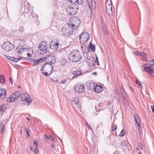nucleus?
<instances>
[{"label":"nucleus","instance_id":"nucleus-56","mask_svg":"<svg viewBox=\"0 0 154 154\" xmlns=\"http://www.w3.org/2000/svg\"><path fill=\"white\" fill-rule=\"evenodd\" d=\"M27 120L29 121L30 120V119L29 118L27 117Z\"/></svg>","mask_w":154,"mask_h":154},{"label":"nucleus","instance_id":"nucleus-3","mask_svg":"<svg viewBox=\"0 0 154 154\" xmlns=\"http://www.w3.org/2000/svg\"><path fill=\"white\" fill-rule=\"evenodd\" d=\"M73 29L69 23L66 24L63 27L62 32L64 36H69L72 34Z\"/></svg>","mask_w":154,"mask_h":154},{"label":"nucleus","instance_id":"nucleus-49","mask_svg":"<svg viewBox=\"0 0 154 154\" xmlns=\"http://www.w3.org/2000/svg\"><path fill=\"white\" fill-rule=\"evenodd\" d=\"M9 58H8V59L9 60H10L11 61H13V60L14 59V57H9Z\"/></svg>","mask_w":154,"mask_h":154},{"label":"nucleus","instance_id":"nucleus-7","mask_svg":"<svg viewBox=\"0 0 154 154\" xmlns=\"http://www.w3.org/2000/svg\"><path fill=\"white\" fill-rule=\"evenodd\" d=\"M70 21L71 22L69 23L73 29H76L80 24V21L78 18L74 17L71 19Z\"/></svg>","mask_w":154,"mask_h":154},{"label":"nucleus","instance_id":"nucleus-15","mask_svg":"<svg viewBox=\"0 0 154 154\" xmlns=\"http://www.w3.org/2000/svg\"><path fill=\"white\" fill-rule=\"evenodd\" d=\"M134 54L136 55H140L142 59L144 60L147 61L149 60V58L147 57V55L145 53L143 52L140 53L139 52L135 51L134 52Z\"/></svg>","mask_w":154,"mask_h":154},{"label":"nucleus","instance_id":"nucleus-39","mask_svg":"<svg viewBox=\"0 0 154 154\" xmlns=\"http://www.w3.org/2000/svg\"><path fill=\"white\" fill-rule=\"evenodd\" d=\"M79 0H70L71 2L72 3V4H75V3H78Z\"/></svg>","mask_w":154,"mask_h":154},{"label":"nucleus","instance_id":"nucleus-47","mask_svg":"<svg viewBox=\"0 0 154 154\" xmlns=\"http://www.w3.org/2000/svg\"><path fill=\"white\" fill-rule=\"evenodd\" d=\"M138 128H138L139 133V134H140L142 133V131L140 130L141 128H139V127H138Z\"/></svg>","mask_w":154,"mask_h":154},{"label":"nucleus","instance_id":"nucleus-40","mask_svg":"<svg viewBox=\"0 0 154 154\" xmlns=\"http://www.w3.org/2000/svg\"><path fill=\"white\" fill-rule=\"evenodd\" d=\"M123 129H122V131L119 134V136H120V137H122V136H124L125 135L124 133H123Z\"/></svg>","mask_w":154,"mask_h":154},{"label":"nucleus","instance_id":"nucleus-2","mask_svg":"<svg viewBox=\"0 0 154 154\" xmlns=\"http://www.w3.org/2000/svg\"><path fill=\"white\" fill-rule=\"evenodd\" d=\"M49 48V46L48 42L45 41L42 42L38 46V51L41 54H44L47 52Z\"/></svg>","mask_w":154,"mask_h":154},{"label":"nucleus","instance_id":"nucleus-5","mask_svg":"<svg viewBox=\"0 0 154 154\" xmlns=\"http://www.w3.org/2000/svg\"><path fill=\"white\" fill-rule=\"evenodd\" d=\"M53 66L50 63H46L42 67L43 73L45 75H50L53 70Z\"/></svg>","mask_w":154,"mask_h":154},{"label":"nucleus","instance_id":"nucleus-59","mask_svg":"<svg viewBox=\"0 0 154 154\" xmlns=\"http://www.w3.org/2000/svg\"><path fill=\"white\" fill-rule=\"evenodd\" d=\"M117 152H115L114 153V154H117Z\"/></svg>","mask_w":154,"mask_h":154},{"label":"nucleus","instance_id":"nucleus-26","mask_svg":"<svg viewBox=\"0 0 154 154\" xmlns=\"http://www.w3.org/2000/svg\"><path fill=\"white\" fill-rule=\"evenodd\" d=\"M5 125L2 123H1L0 124V133L2 134L5 131Z\"/></svg>","mask_w":154,"mask_h":154},{"label":"nucleus","instance_id":"nucleus-55","mask_svg":"<svg viewBox=\"0 0 154 154\" xmlns=\"http://www.w3.org/2000/svg\"><path fill=\"white\" fill-rule=\"evenodd\" d=\"M85 124H86V125L87 124H88V122L86 120H85Z\"/></svg>","mask_w":154,"mask_h":154},{"label":"nucleus","instance_id":"nucleus-22","mask_svg":"<svg viewBox=\"0 0 154 154\" xmlns=\"http://www.w3.org/2000/svg\"><path fill=\"white\" fill-rule=\"evenodd\" d=\"M72 79H71L69 77L68 78L64 79H63L61 80L60 83L62 84H66L67 82H70Z\"/></svg>","mask_w":154,"mask_h":154},{"label":"nucleus","instance_id":"nucleus-21","mask_svg":"<svg viewBox=\"0 0 154 154\" xmlns=\"http://www.w3.org/2000/svg\"><path fill=\"white\" fill-rule=\"evenodd\" d=\"M134 119L135 121H136L137 124L139 128H140V122L139 119V116L137 114H135L134 115Z\"/></svg>","mask_w":154,"mask_h":154},{"label":"nucleus","instance_id":"nucleus-29","mask_svg":"<svg viewBox=\"0 0 154 154\" xmlns=\"http://www.w3.org/2000/svg\"><path fill=\"white\" fill-rule=\"evenodd\" d=\"M89 50H91L92 52H94L95 51V47L94 46H93L91 42L90 44V46L89 47Z\"/></svg>","mask_w":154,"mask_h":154},{"label":"nucleus","instance_id":"nucleus-64","mask_svg":"<svg viewBox=\"0 0 154 154\" xmlns=\"http://www.w3.org/2000/svg\"><path fill=\"white\" fill-rule=\"evenodd\" d=\"M87 49H88V47L87 48Z\"/></svg>","mask_w":154,"mask_h":154},{"label":"nucleus","instance_id":"nucleus-24","mask_svg":"<svg viewBox=\"0 0 154 154\" xmlns=\"http://www.w3.org/2000/svg\"><path fill=\"white\" fill-rule=\"evenodd\" d=\"M71 101L74 104H77L79 102V99L77 97H75L74 98L70 99Z\"/></svg>","mask_w":154,"mask_h":154},{"label":"nucleus","instance_id":"nucleus-23","mask_svg":"<svg viewBox=\"0 0 154 154\" xmlns=\"http://www.w3.org/2000/svg\"><path fill=\"white\" fill-rule=\"evenodd\" d=\"M73 75H75V76L72 77V79H74V78H75L76 77H77V76L81 75V72L79 70H76V71H74L73 72Z\"/></svg>","mask_w":154,"mask_h":154},{"label":"nucleus","instance_id":"nucleus-11","mask_svg":"<svg viewBox=\"0 0 154 154\" xmlns=\"http://www.w3.org/2000/svg\"><path fill=\"white\" fill-rule=\"evenodd\" d=\"M2 48L6 51L8 52L13 48L12 44L9 42H4L2 45Z\"/></svg>","mask_w":154,"mask_h":154},{"label":"nucleus","instance_id":"nucleus-50","mask_svg":"<svg viewBox=\"0 0 154 154\" xmlns=\"http://www.w3.org/2000/svg\"><path fill=\"white\" fill-rule=\"evenodd\" d=\"M9 79H10L11 82L12 84V85L13 82V81L12 79L11 78V77H10L9 78Z\"/></svg>","mask_w":154,"mask_h":154},{"label":"nucleus","instance_id":"nucleus-10","mask_svg":"<svg viewBox=\"0 0 154 154\" xmlns=\"http://www.w3.org/2000/svg\"><path fill=\"white\" fill-rule=\"evenodd\" d=\"M106 12L111 19L114 18L115 13L113 11L112 6L111 5H109L106 6Z\"/></svg>","mask_w":154,"mask_h":154},{"label":"nucleus","instance_id":"nucleus-13","mask_svg":"<svg viewBox=\"0 0 154 154\" xmlns=\"http://www.w3.org/2000/svg\"><path fill=\"white\" fill-rule=\"evenodd\" d=\"M46 58L51 63L54 64L55 62L56 58L55 56L53 54H51L47 56Z\"/></svg>","mask_w":154,"mask_h":154},{"label":"nucleus","instance_id":"nucleus-52","mask_svg":"<svg viewBox=\"0 0 154 154\" xmlns=\"http://www.w3.org/2000/svg\"><path fill=\"white\" fill-rule=\"evenodd\" d=\"M92 74H93V75H97V72H94L93 73H92Z\"/></svg>","mask_w":154,"mask_h":154},{"label":"nucleus","instance_id":"nucleus-1","mask_svg":"<svg viewBox=\"0 0 154 154\" xmlns=\"http://www.w3.org/2000/svg\"><path fill=\"white\" fill-rule=\"evenodd\" d=\"M82 55L81 52L78 50L71 51L69 54V58L71 61L77 62L81 60Z\"/></svg>","mask_w":154,"mask_h":154},{"label":"nucleus","instance_id":"nucleus-54","mask_svg":"<svg viewBox=\"0 0 154 154\" xmlns=\"http://www.w3.org/2000/svg\"><path fill=\"white\" fill-rule=\"evenodd\" d=\"M54 147V145H53V144H52V148H53Z\"/></svg>","mask_w":154,"mask_h":154},{"label":"nucleus","instance_id":"nucleus-63","mask_svg":"<svg viewBox=\"0 0 154 154\" xmlns=\"http://www.w3.org/2000/svg\"><path fill=\"white\" fill-rule=\"evenodd\" d=\"M138 154H141V153L140 152H139Z\"/></svg>","mask_w":154,"mask_h":154},{"label":"nucleus","instance_id":"nucleus-17","mask_svg":"<svg viewBox=\"0 0 154 154\" xmlns=\"http://www.w3.org/2000/svg\"><path fill=\"white\" fill-rule=\"evenodd\" d=\"M143 71H145L148 72L149 74L152 73L154 71V68L153 67L151 66H143Z\"/></svg>","mask_w":154,"mask_h":154},{"label":"nucleus","instance_id":"nucleus-41","mask_svg":"<svg viewBox=\"0 0 154 154\" xmlns=\"http://www.w3.org/2000/svg\"><path fill=\"white\" fill-rule=\"evenodd\" d=\"M24 29V27L23 26H20L19 29V31L20 32L23 31Z\"/></svg>","mask_w":154,"mask_h":154},{"label":"nucleus","instance_id":"nucleus-4","mask_svg":"<svg viewBox=\"0 0 154 154\" xmlns=\"http://www.w3.org/2000/svg\"><path fill=\"white\" fill-rule=\"evenodd\" d=\"M78 7L75 4L72 3L68 5L66 9L67 12L71 15H74L77 12Z\"/></svg>","mask_w":154,"mask_h":154},{"label":"nucleus","instance_id":"nucleus-57","mask_svg":"<svg viewBox=\"0 0 154 154\" xmlns=\"http://www.w3.org/2000/svg\"><path fill=\"white\" fill-rule=\"evenodd\" d=\"M91 59L93 60H91V61L93 62H94V59H93V58H92Z\"/></svg>","mask_w":154,"mask_h":154},{"label":"nucleus","instance_id":"nucleus-61","mask_svg":"<svg viewBox=\"0 0 154 154\" xmlns=\"http://www.w3.org/2000/svg\"><path fill=\"white\" fill-rule=\"evenodd\" d=\"M21 134H22V130H21Z\"/></svg>","mask_w":154,"mask_h":154},{"label":"nucleus","instance_id":"nucleus-8","mask_svg":"<svg viewBox=\"0 0 154 154\" xmlns=\"http://www.w3.org/2000/svg\"><path fill=\"white\" fill-rule=\"evenodd\" d=\"M90 37L89 34L86 32H84L79 35V40L81 43H84L88 40Z\"/></svg>","mask_w":154,"mask_h":154},{"label":"nucleus","instance_id":"nucleus-28","mask_svg":"<svg viewBox=\"0 0 154 154\" xmlns=\"http://www.w3.org/2000/svg\"><path fill=\"white\" fill-rule=\"evenodd\" d=\"M27 51H30V53H27L26 51V53H24L25 55H26V54H27V56L28 57H31V55L32 54H33V51L31 49H28L27 50Z\"/></svg>","mask_w":154,"mask_h":154},{"label":"nucleus","instance_id":"nucleus-36","mask_svg":"<svg viewBox=\"0 0 154 154\" xmlns=\"http://www.w3.org/2000/svg\"><path fill=\"white\" fill-rule=\"evenodd\" d=\"M21 59L20 58H17L14 57V59L12 61L14 62H17L18 61L20 60Z\"/></svg>","mask_w":154,"mask_h":154},{"label":"nucleus","instance_id":"nucleus-62","mask_svg":"<svg viewBox=\"0 0 154 154\" xmlns=\"http://www.w3.org/2000/svg\"><path fill=\"white\" fill-rule=\"evenodd\" d=\"M18 87L19 88H20V86H18Z\"/></svg>","mask_w":154,"mask_h":154},{"label":"nucleus","instance_id":"nucleus-43","mask_svg":"<svg viewBox=\"0 0 154 154\" xmlns=\"http://www.w3.org/2000/svg\"><path fill=\"white\" fill-rule=\"evenodd\" d=\"M86 125L87 126L88 129H90L91 131H93L92 128L90 126L88 123Z\"/></svg>","mask_w":154,"mask_h":154},{"label":"nucleus","instance_id":"nucleus-31","mask_svg":"<svg viewBox=\"0 0 154 154\" xmlns=\"http://www.w3.org/2000/svg\"><path fill=\"white\" fill-rule=\"evenodd\" d=\"M0 82L2 84H4L5 82L4 77L2 75H0Z\"/></svg>","mask_w":154,"mask_h":154},{"label":"nucleus","instance_id":"nucleus-18","mask_svg":"<svg viewBox=\"0 0 154 154\" xmlns=\"http://www.w3.org/2000/svg\"><path fill=\"white\" fill-rule=\"evenodd\" d=\"M86 15L88 17H89L92 16V12L90 5L89 4L88 5V7L86 9Z\"/></svg>","mask_w":154,"mask_h":154},{"label":"nucleus","instance_id":"nucleus-19","mask_svg":"<svg viewBox=\"0 0 154 154\" xmlns=\"http://www.w3.org/2000/svg\"><path fill=\"white\" fill-rule=\"evenodd\" d=\"M6 90L5 88L0 89V96L2 99L4 98L6 96Z\"/></svg>","mask_w":154,"mask_h":154},{"label":"nucleus","instance_id":"nucleus-53","mask_svg":"<svg viewBox=\"0 0 154 154\" xmlns=\"http://www.w3.org/2000/svg\"><path fill=\"white\" fill-rule=\"evenodd\" d=\"M49 139L48 137L46 136V140H48Z\"/></svg>","mask_w":154,"mask_h":154},{"label":"nucleus","instance_id":"nucleus-37","mask_svg":"<svg viewBox=\"0 0 154 154\" xmlns=\"http://www.w3.org/2000/svg\"><path fill=\"white\" fill-rule=\"evenodd\" d=\"M61 65L62 66H64L66 63V61L65 60H62L61 61Z\"/></svg>","mask_w":154,"mask_h":154},{"label":"nucleus","instance_id":"nucleus-6","mask_svg":"<svg viewBox=\"0 0 154 154\" xmlns=\"http://www.w3.org/2000/svg\"><path fill=\"white\" fill-rule=\"evenodd\" d=\"M28 48H24L23 46L18 47L17 48V52L18 53V55L20 58H26V56L25 55V53L27 51Z\"/></svg>","mask_w":154,"mask_h":154},{"label":"nucleus","instance_id":"nucleus-25","mask_svg":"<svg viewBox=\"0 0 154 154\" xmlns=\"http://www.w3.org/2000/svg\"><path fill=\"white\" fill-rule=\"evenodd\" d=\"M45 60L44 58H42L39 60H34L33 61V65H36L38 63H40L42 61H43Z\"/></svg>","mask_w":154,"mask_h":154},{"label":"nucleus","instance_id":"nucleus-51","mask_svg":"<svg viewBox=\"0 0 154 154\" xmlns=\"http://www.w3.org/2000/svg\"><path fill=\"white\" fill-rule=\"evenodd\" d=\"M151 63L152 64V65H153L154 64V60H152V61H151Z\"/></svg>","mask_w":154,"mask_h":154},{"label":"nucleus","instance_id":"nucleus-14","mask_svg":"<svg viewBox=\"0 0 154 154\" xmlns=\"http://www.w3.org/2000/svg\"><path fill=\"white\" fill-rule=\"evenodd\" d=\"M85 87L82 85H77L75 86V91L79 93H80L84 92V91Z\"/></svg>","mask_w":154,"mask_h":154},{"label":"nucleus","instance_id":"nucleus-38","mask_svg":"<svg viewBox=\"0 0 154 154\" xmlns=\"http://www.w3.org/2000/svg\"><path fill=\"white\" fill-rule=\"evenodd\" d=\"M95 62L96 64H97L98 66L99 65V63L98 57L97 56L96 57V58L95 60Z\"/></svg>","mask_w":154,"mask_h":154},{"label":"nucleus","instance_id":"nucleus-9","mask_svg":"<svg viewBox=\"0 0 154 154\" xmlns=\"http://www.w3.org/2000/svg\"><path fill=\"white\" fill-rule=\"evenodd\" d=\"M30 97V96L28 94L23 93L21 95V100L22 101L26 100L27 103V105H29L32 101V99Z\"/></svg>","mask_w":154,"mask_h":154},{"label":"nucleus","instance_id":"nucleus-45","mask_svg":"<svg viewBox=\"0 0 154 154\" xmlns=\"http://www.w3.org/2000/svg\"><path fill=\"white\" fill-rule=\"evenodd\" d=\"M34 143L35 144V146H36L37 147L38 146V142L37 141H34Z\"/></svg>","mask_w":154,"mask_h":154},{"label":"nucleus","instance_id":"nucleus-12","mask_svg":"<svg viewBox=\"0 0 154 154\" xmlns=\"http://www.w3.org/2000/svg\"><path fill=\"white\" fill-rule=\"evenodd\" d=\"M20 96V94L18 92L12 94L9 98L7 99V101L8 102H14L19 98Z\"/></svg>","mask_w":154,"mask_h":154},{"label":"nucleus","instance_id":"nucleus-34","mask_svg":"<svg viewBox=\"0 0 154 154\" xmlns=\"http://www.w3.org/2000/svg\"><path fill=\"white\" fill-rule=\"evenodd\" d=\"M85 48H86V46L85 45H83L81 46V49H82V51L84 52V54H85V53L84 52V51Z\"/></svg>","mask_w":154,"mask_h":154},{"label":"nucleus","instance_id":"nucleus-27","mask_svg":"<svg viewBox=\"0 0 154 154\" xmlns=\"http://www.w3.org/2000/svg\"><path fill=\"white\" fill-rule=\"evenodd\" d=\"M91 5L92 8L94 10L96 8V2L95 0H91Z\"/></svg>","mask_w":154,"mask_h":154},{"label":"nucleus","instance_id":"nucleus-33","mask_svg":"<svg viewBox=\"0 0 154 154\" xmlns=\"http://www.w3.org/2000/svg\"><path fill=\"white\" fill-rule=\"evenodd\" d=\"M122 94H123V100L125 102V104L128 105V102L127 101V99L126 97H125L124 96V95L122 93Z\"/></svg>","mask_w":154,"mask_h":154},{"label":"nucleus","instance_id":"nucleus-42","mask_svg":"<svg viewBox=\"0 0 154 154\" xmlns=\"http://www.w3.org/2000/svg\"><path fill=\"white\" fill-rule=\"evenodd\" d=\"M25 131L26 132L27 134L28 135V137H29V130L26 128H25Z\"/></svg>","mask_w":154,"mask_h":154},{"label":"nucleus","instance_id":"nucleus-58","mask_svg":"<svg viewBox=\"0 0 154 154\" xmlns=\"http://www.w3.org/2000/svg\"><path fill=\"white\" fill-rule=\"evenodd\" d=\"M30 149H31V150H32V147H30Z\"/></svg>","mask_w":154,"mask_h":154},{"label":"nucleus","instance_id":"nucleus-16","mask_svg":"<svg viewBox=\"0 0 154 154\" xmlns=\"http://www.w3.org/2000/svg\"><path fill=\"white\" fill-rule=\"evenodd\" d=\"M50 48L52 49L55 51L59 47V43H56L55 42L51 41L49 46Z\"/></svg>","mask_w":154,"mask_h":154},{"label":"nucleus","instance_id":"nucleus-30","mask_svg":"<svg viewBox=\"0 0 154 154\" xmlns=\"http://www.w3.org/2000/svg\"><path fill=\"white\" fill-rule=\"evenodd\" d=\"M0 108L1 109V111H2V112L7 109L5 105L4 104H2L0 106Z\"/></svg>","mask_w":154,"mask_h":154},{"label":"nucleus","instance_id":"nucleus-32","mask_svg":"<svg viewBox=\"0 0 154 154\" xmlns=\"http://www.w3.org/2000/svg\"><path fill=\"white\" fill-rule=\"evenodd\" d=\"M135 83L137 85H139L141 87H143L142 85L141 82L140 81H139V80H138L137 79L136 80Z\"/></svg>","mask_w":154,"mask_h":154},{"label":"nucleus","instance_id":"nucleus-60","mask_svg":"<svg viewBox=\"0 0 154 154\" xmlns=\"http://www.w3.org/2000/svg\"><path fill=\"white\" fill-rule=\"evenodd\" d=\"M27 53H30V51H28V52H27Z\"/></svg>","mask_w":154,"mask_h":154},{"label":"nucleus","instance_id":"nucleus-20","mask_svg":"<svg viewBox=\"0 0 154 154\" xmlns=\"http://www.w3.org/2000/svg\"><path fill=\"white\" fill-rule=\"evenodd\" d=\"M94 91L97 93L101 92L103 91V88L101 85H97L95 86Z\"/></svg>","mask_w":154,"mask_h":154},{"label":"nucleus","instance_id":"nucleus-46","mask_svg":"<svg viewBox=\"0 0 154 154\" xmlns=\"http://www.w3.org/2000/svg\"><path fill=\"white\" fill-rule=\"evenodd\" d=\"M38 152V150L37 149V148H35V152L36 154Z\"/></svg>","mask_w":154,"mask_h":154},{"label":"nucleus","instance_id":"nucleus-35","mask_svg":"<svg viewBox=\"0 0 154 154\" xmlns=\"http://www.w3.org/2000/svg\"><path fill=\"white\" fill-rule=\"evenodd\" d=\"M112 131H113L117 129V126L116 125H112Z\"/></svg>","mask_w":154,"mask_h":154},{"label":"nucleus","instance_id":"nucleus-48","mask_svg":"<svg viewBox=\"0 0 154 154\" xmlns=\"http://www.w3.org/2000/svg\"><path fill=\"white\" fill-rule=\"evenodd\" d=\"M151 107L152 112L154 113V106H151Z\"/></svg>","mask_w":154,"mask_h":154},{"label":"nucleus","instance_id":"nucleus-44","mask_svg":"<svg viewBox=\"0 0 154 154\" xmlns=\"http://www.w3.org/2000/svg\"><path fill=\"white\" fill-rule=\"evenodd\" d=\"M49 138L50 140L52 141H53L54 140V138L52 136H50Z\"/></svg>","mask_w":154,"mask_h":154}]
</instances>
